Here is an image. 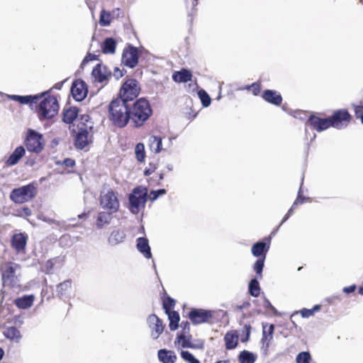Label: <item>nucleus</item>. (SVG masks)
<instances>
[{
    "label": "nucleus",
    "mask_w": 363,
    "mask_h": 363,
    "mask_svg": "<svg viewBox=\"0 0 363 363\" xmlns=\"http://www.w3.org/2000/svg\"><path fill=\"white\" fill-rule=\"evenodd\" d=\"M40 219L45 222V223H48L49 224H56L58 226H61V222L60 221H57V220H55V219L53 218H48L47 216H42L40 217Z\"/></svg>",
    "instance_id": "6e6d98bb"
},
{
    "label": "nucleus",
    "mask_w": 363,
    "mask_h": 363,
    "mask_svg": "<svg viewBox=\"0 0 363 363\" xmlns=\"http://www.w3.org/2000/svg\"><path fill=\"white\" fill-rule=\"evenodd\" d=\"M182 358L188 363H200L199 360L196 359L191 352L186 350L181 352Z\"/></svg>",
    "instance_id": "c03bdc74"
},
{
    "label": "nucleus",
    "mask_w": 363,
    "mask_h": 363,
    "mask_svg": "<svg viewBox=\"0 0 363 363\" xmlns=\"http://www.w3.org/2000/svg\"><path fill=\"white\" fill-rule=\"evenodd\" d=\"M111 18L113 19V18H121V17H123V11L119 9V8H117V9H113L111 12Z\"/></svg>",
    "instance_id": "5fc2aeb1"
},
{
    "label": "nucleus",
    "mask_w": 363,
    "mask_h": 363,
    "mask_svg": "<svg viewBox=\"0 0 363 363\" xmlns=\"http://www.w3.org/2000/svg\"><path fill=\"white\" fill-rule=\"evenodd\" d=\"M159 360L162 363H174L177 360V355L172 350L161 349L157 352Z\"/></svg>",
    "instance_id": "a878e982"
},
{
    "label": "nucleus",
    "mask_w": 363,
    "mask_h": 363,
    "mask_svg": "<svg viewBox=\"0 0 363 363\" xmlns=\"http://www.w3.org/2000/svg\"><path fill=\"white\" fill-rule=\"evenodd\" d=\"M331 127L342 129L348 125L352 120V116L347 109H338L329 117Z\"/></svg>",
    "instance_id": "0eeeda50"
},
{
    "label": "nucleus",
    "mask_w": 363,
    "mask_h": 363,
    "mask_svg": "<svg viewBox=\"0 0 363 363\" xmlns=\"http://www.w3.org/2000/svg\"><path fill=\"white\" fill-rule=\"evenodd\" d=\"M62 164L67 167H73L75 166V160L72 158H66L63 160Z\"/></svg>",
    "instance_id": "052dcab7"
},
{
    "label": "nucleus",
    "mask_w": 363,
    "mask_h": 363,
    "mask_svg": "<svg viewBox=\"0 0 363 363\" xmlns=\"http://www.w3.org/2000/svg\"><path fill=\"white\" fill-rule=\"evenodd\" d=\"M115 212L108 210L99 211L96 218V227L99 230L103 229L105 226L111 224Z\"/></svg>",
    "instance_id": "f3484780"
},
{
    "label": "nucleus",
    "mask_w": 363,
    "mask_h": 363,
    "mask_svg": "<svg viewBox=\"0 0 363 363\" xmlns=\"http://www.w3.org/2000/svg\"><path fill=\"white\" fill-rule=\"evenodd\" d=\"M262 99L274 106H280L282 102V96L277 91L272 89H266L263 91L262 95Z\"/></svg>",
    "instance_id": "6ab92c4d"
},
{
    "label": "nucleus",
    "mask_w": 363,
    "mask_h": 363,
    "mask_svg": "<svg viewBox=\"0 0 363 363\" xmlns=\"http://www.w3.org/2000/svg\"><path fill=\"white\" fill-rule=\"evenodd\" d=\"M182 328V331L178 335H189L190 333V324L189 323L186 321H182L180 325Z\"/></svg>",
    "instance_id": "8fccbe9b"
},
{
    "label": "nucleus",
    "mask_w": 363,
    "mask_h": 363,
    "mask_svg": "<svg viewBox=\"0 0 363 363\" xmlns=\"http://www.w3.org/2000/svg\"><path fill=\"white\" fill-rule=\"evenodd\" d=\"M71 94L76 101H83L88 94V87L85 82L82 79L74 80L72 84Z\"/></svg>",
    "instance_id": "f8f14e48"
},
{
    "label": "nucleus",
    "mask_w": 363,
    "mask_h": 363,
    "mask_svg": "<svg viewBox=\"0 0 363 363\" xmlns=\"http://www.w3.org/2000/svg\"><path fill=\"white\" fill-rule=\"evenodd\" d=\"M92 125L88 124H83V126L78 125V131L75 135L74 145L77 150L84 149L91 142L89 138V129L91 130Z\"/></svg>",
    "instance_id": "6e6552de"
},
{
    "label": "nucleus",
    "mask_w": 363,
    "mask_h": 363,
    "mask_svg": "<svg viewBox=\"0 0 363 363\" xmlns=\"http://www.w3.org/2000/svg\"><path fill=\"white\" fill-rule=\"evenodd\" d=\"M263 306L271 310L274 313L277 314V310L272 305L270 301L267 298H264L263 301Z\"/></svg>",
    "instance_id": "864d4df0"
},
{
    "label": "nucleus",
    "mask_w": 363,
    "mask_h": 363,
    "mask_svg": "<svg viewBox=\"0 0 363 363\" xmlns=\"http://www.w3.org/2000/svg\"><path fill=\"white\" fill-rule=\"evenodd\" d=\"M43 135L34 130L30 129L26 139V146L29 152L39 153L43 149Z\"/></svg>",
    "instance_id": "1a4fd4ad"
},
{
    "label": "nucleus",
    "mask_w": 363,
    "mask_h": 363,
    "mask_svg": "<svg viewBox=\"0 0 363 363\" xmlns=\"http://www.w3.org/2000/svg\"><path fill=\"white\" fill-rule=\"evenodd\" d=\"M147 195V188L141 186L135 187L128 196L129 211L133 214H138L141 209L145 208Z\"/></svg>",
    "instance_id": "20e7f679"
},
{
    "label": "nucleus",
    "mask_w": 363,
    "mask_h": 363,
    "mask_svg": "<svg viewBox=\"0 0 363 363\" xmlns=\"http://www.w3.org/2000/svg\"><path fill=\"white\" fill-rule=\"evenodd\" d=\"M3 334L7 339L16 342H18L22 337L19 330L14 326L6 328Z\"/></svg>",
    "instance_id": "cd10ccee"
},
{
    "label": "nucleus",
    "mask_w": 363,
    "mask_h": 363,
    "mask_svg": "<svg viewBox=\"0 0 363 363\" xmlns=\"http://www.w3.org/2000/svg\"><path fill=\"white\" fill-rule=\"evenodd\" d=\"M116 48V41L113 38H106L101 45L102 52L104 54H114Z\"/></svg>",
    "instance_id": "7c9ffc66"
},
{
    "label": "nucleus",
    "mask_w": 363,
    "mask_h": 363,
    "mask_svg": "<svg viewBox=\"0 0 363 363\" xmlns=\"http://www.w3.org/2000/svg\"><path fill=\"white\" fill-rule=\"evenodd\" d=\"M265 258L259 257L257 259L254 264L253 269L256 272L257 278L261 279L262 277V271L264 266Z\"/></svg>",
    "instance_id": "ea45409f"
},
{
    "label": "nucleus",
    "mask_w": 363,
    "mask_h": 363,
    "mask_svg": "<svg viewBox=\"0 0 363 363\" xmlns=\"http://www.w3.org/2000/svg\"><path fill=\"white\" fill-rule=\"evenodd\" d=\"M118 192L108 188L103 189L100 192L99 205L104 210H108L117 213L120 208V201L118 198Z\"/></svg>",
    "instance_id": "39448f33"
},
{
    "label": "nucleus",
    "mask_w": 363,
    "mask_h": 363,
    "mask_svg": "<svg viewBox=\"0 0 363 363\" xmlns=\"http://www.w3.org/2000/svg\"><path fill=\"white\" fill-rule=\"evenodd\" d=\"M355 116L357 118H360L362 123L363 124V110L359 108H354Z\"/></svg>",
    "instance_id": "0e129e2a"
},
{
    "label": "nucleus",
    "mask_w": 363,
    "mask_h": 363,
    "mask_svg": "<svg viewBox=\"0 0 363 363\" xmlns=\"http://www.w3.org/2000/svg\"><path fill=\"white\" fill-rule=\"evenodd\" d=\"M6 269L2 272L1 279L3 286H14L16 284L17 277L16 276V269L18 268V264L14 262L6 264Z\"/></svg>",
    "instance_id": "ddd939ff"
},
{
    "label": "nucleus",
    "mask_w": 363,
    "mask_h": 363,
    "mask_svg": "<svg viewBox=\"0 0 363 363\" xmlns=\"http://www.w3.org/2000/svg\"><path fill=\"white\" fill-rule=\"evenodd\" d=\"M45 267L46 269V273H49L53 268V263L52 260H48L45 264Z\"/></svg>",
    "instance_id": "774afa93"
},
{
    "label": "nucleus",
    "mask_w": 363,
    "mask_h": 363,
    "mask_svg": "<svg viewBox=\"0 0 363 363\" xmlns=\"http://www.w3.org/2000/svg\"><path fill=\"white\" fill-rule=\"evenodd\" d=\"M124 72H126V71L124 69L121 70L118 67H115L113 74L116 79H118L123 76Z\"/></svg>",
    "instance_id": "bf43d9fd"
},
{
    "label": "nucleus",
    "mask_w": 363,
    "mask_h": 363,
    "mask_svg": "<svg viewBox=\"0 0 363 363\" xmlns=\"http://www.w3.org/2000/svg\"><path fill=\"white\" fill-rule=\"evenodd\" d=\"M45 93H43L41 94H35V95H26V96H20V95H10L9 97L15 101H18L21 104H30L32 105L33 104H37L38 101L41 99Z\"/></svg>",
    "instance_id": "a211bd4d"
},
{
    "label": "nucleus",
    "mask_w": 363,
    "mask_h": 363,
    "mask_svg": "<svg viewBox=\"0 0 363 363\" xmlns=\"http://www.w3.org/2000/svg\"><path fill=\"white\" fill-rule=\"evenodd\" d=\"M268 330H267V335L268 337H270V339L273 338V333L274 331V325L273 324H267Z\"/></svg>",
    "instance_id": "e2e57ef3"
},
{
    "label": "nucleus",
    "mask_w": 363,
    "mask_h": 363,
    "mask_svg": "<svg viewBox=\"0 0 363 363\" xmlns=\"http://www.w3.org/2000/svg\"><path fill=\"white\" fill-rule=\"evenodd\" d=\"M72 280L67 279L62 283L57 285L56 292L57 296L60 298L63 299L67 297V291L71 289Z\"/></svg>",
    "instance_id": "2f4dec72"
},
{
    "label": "nucleus",
    "mask_w": 363,
    "mask_h": 363,
    "mask_svg": "<svg viewBox=\"0 0 363 363\" xmlns=\"http://www.w3.org/2000/svg\"><path fill=\"white\" fill-rule=\"evenodd\" d=\"M176 301L174 298L170 296H167L163 300L162 308L164 312L169 313L171 312V309L173 308L175 306Z\"/></svg>",
    "instance_id": "37998d69"
},
{
    "label": "nucleus",
    "mask_w": 363,
    "mask_h": 363,
    "mask_svg": "<svg viewBox=\"0 0 363 363\" xmlns=\"http://www.w3.org/2000/svg\"><path fill=\"white\" fill-rule=\"evenodd\" d=\"M168 318L169 320V329L172 331L176 330L179 327V322L180 320L179 314L176 311L167 313Z\"/></svg>",
    "instance_id": "f704fd0d"
},
{
    "label": "nucleus",
    "mask_w": 363,
    "mask_h": 363,
    "mask_svg": "<svg viewBox=\"0 0 363 363\" xmlns=\"http://www.w3.org/2000/svg\"><path fill=\"white\" fill-rule=\"evenodd\" d=\"M260 286L258 280L255 278L251 279L248 286V291L252 296L257 297L260 294Z\"/></svg>",
    "instance_id": "e433bc0d"
},
{
    "label": "nucleus",
    "mask_w": 363,
    "mask_h": 363,
    "mask_svg": "<svg viewBox=\"0 0 363 363\" xmlns=\"http://www.w3.org/2000/svg\"><path fill=\"white\" fill-rule=\"evenodd\" d=\"M245 89L251 90L255 96H257L260 92V86L257 82L252 83L251 85L246 86Z\"/></svg>",
    "instance_id": "3c124183"
},
{
    "label": "nucleus",
    "mask_w": 363,
    "mask_h": 363,
    "mask_svg": "<svg viewBox=\"0 0 363 363\" xmlns=\"http://www.w3.org/2000/svg\"><path fill=\"white\" fill-rule=\"evenodd\" d=\"M80 120L82 121L79 126H83V124L85 123V124H87V123L90 120V117L89 115H86V114H84V115H82L81 117H80Z\"/></svg>",
    "instance_id": "338daca9"
},
{
    "label": "nucleus",
    "mask_w": 363,
    "mask_h": 363,
    "mask_svg": "<svg viewBox=\"0 0 363 363\" xmlns=\"http://www.w3.org/2000/svg\"><path fill=\"white\" fill-rule=\"evenodd\" d=\"M251 325H244V330H245V338L242 339L241 341L242 342H247L250 339V332H251Z\"/></svg>",
    "instance_id": "13d9d810"
},
{
    "label": "nucleus",
    "mask_w": 363,
    "mask_h": 363,
    "mask_svg": "<svg viewBox=\"0 0 363 363\" xmlns=\"http://www.w3.org/2000/svg\"><path fill=\"white\" fill-rule=\"evenodd\" d=\"M34 301L33 295H24L21 298H18L14 301L16 306L22 309L30 308Z\"/></svg>",
    "instance_id": "c85d7f7f"
},
{
    "label": "nucleus",
    "mask_w": 363,
    "mask_h": 363,
    "mask_svg": "<svg viewBox=\"0 0 363 363\" xmlns=\"http://www.w3.org/2000/svg\"><path fill=\"white\" fill-rule=\"evenodd\" d=\"M356 288H357L356 285L353 284V285L343 288L342 291H343V292H345L346 294H350V293L354 292L355 291Z\"/></svg>",
    "instance_id": "69168bd1"
},
{
    "label": "nucleus",
    "mask_w": 363,
    "mask_h": 363,
    "mask_svg": "<svg viewBox=\"0 0 363 363\" xmlns=\"http://www.w3.org/2000/svg\"><path fill=\"white\" fill-rule=\"evenodd\" d=\"M27 238L23 233L16 234L12 237L11 245L16 252H20L25 250Z\"/></svg>",
    "instance_id": "5701e85b"
},
{
    "label": "nucleus",
    "mask_w": 363,
    "mask_h": 363,
    "mask_svg": "<svg viewBox=\"0 0 363 363\" xmlns=\"http://www.w3.org/2000/svg\"><path fill=\"white\" fill-rule=\"evenodd\" d=\"M311 356L309 352H301L296 356V363H310Z\"/></svg>",
    "instance_id": "a18cd8bd"
},
{
    "label": "nucleus",
    "mask_w": 363,
    "mask_h": 363,
    "mask_svg": "<svg viewBox=\"0 0 363 363\" xmlns=\"http://www.w3.org/2000/svg\"><path fill=\"white\" fill-rule=\"evenodd\" d=\"M257 356L247 350L240 352L238 355V361L240 363H255Z\"/></svg>",
    "instance_id": "72a5a7b5"
},
{
    "label": "nucleus",
    "mask_w": 363,
    "mask_h": 363,
    "mask_svg": "<svg viewBox=\"0 0 363 363\" xmlns=\"http://www.w3.org/2000/svg\"><path fill=\"white\" fill-rule=\"evenodd\" d=\"M111 12L103 9L100 13L99 23L101 26H108L112 21Z\"/></svg>",
    "instance_id": "4c0bfd02"
},
{
    "label": "nucleus",
    "mask_w": 363,
    "mask_h": 363,
    "mask_svg": "<svg viewBox=\"0 0 363 363\" xmlns=\"http://www.w3.org/2000/svg\"><path fill=\"white\" fill-rule=\"evenodd\" d=\"M26 153L25 148L23 146L17 147L14 151L11 154L6 161V165L8 167L16 164L24 156Z\"/></svg>",
    "instance_id": "412c9836"
},
{
    "label": "nucleus",
    "mask_w": 363,
    "mask_h": 363,
    "mask_svg": "<svg viewBox=\"0 0 363 363\" xmlns=\"http://www.w3.org/2000/svg\"><path fill=\"white\" fill-rule=\"evenodd\" d=\"M306 125H311L318 132L323 131L331 127L330 119L328 118H320L314 115H311L306 121Z\"/></svg>",
    "instance_id": "dca6fc26"
},
{
    "label": "nucleus",
    "mask_w": 363,
    "mask_h": 363,
    "mask_svg": "<svg viewBox=\"0 0 363 363\" xmlns=\"http://www.w3.org/2000/svg\"><path fill=\"white\" fill-rule=\"evenodd\" d=\"M125 233L120 229L113 230L108 238V242L111 246L118 245L124 242Z\"/></svg>",
    "instance_id": "4be33fe9"
},
{
    "label": "nucleus",
    "mask_w": 363,
    "mask_h": 363,
    "mask_svg": "<svg viewBox=\"0 0 363 363\" xmlns=\"http://www.w3.org/2000/svg\"><path fill=\"white\" fill-rule=\"evenodd\" d=\"M267 323H262V336L261 342L262 343V349L263 350L264 354H267L268 348L270 345V341L272 340L270 339V337H268V336L267 335Z\"/></svg>",
    "instance_id": "c9c22d12"
},
{
    "label": "nucleus",
    "mask_w": 363,
    "mask_h": 363,
    "mask_svg": "<svg viewBox=\"0 0 363 363\" xmlns=\"http://www.w3.org/2000/svg\"><path fill=\"white\" fill-rule=\"evenodd\" d=\"M148 145L152 152L160 153L162 150V140L160 136L150 135L148 138Z\"/></svg>",
    "instance_id": "bb28decb"
},
{
    "label": "nucleus",
    "mask_w": 363,
    "mask_h": 363,
    "mask_svg": "<svg viewBox=\"0 0 363 363\" xmlns=\"http://www.w3.org/2000/svg\"><path fill=\"white\" fill-rule=\"evenodd\" d=\"M79 108L72 106L66 109L63 112L62 121L67 124L72 123L78 116Z\"/></svg>",
    "instance_id": "c756f323"
},
{
    "label": "nucleus",
    "mask_w": 363,
    "mask_h": 363,
    "mask_svg": "<svg viewBox=\"0 0 363 363\" xmlns=\"http://www.w3.org/2000/svg\"><path fill=\"white\" fill-rule=\"evenodd\" d=\"M192 74L187 69H182L180 71H176L172 74V79L175 82L186 83L191 80Z\"/></svg>",
    "instance_id": "393cba45"
},
{
    "label": "nucleus",
    "mask_w": 363,
    "mask_h": 363,
    "mask_svg": "<svg viewBox=\"0 0 363 363\" xmlns=\"http://www.w3.org/2000/svg\"><path fill=\"white\" fill-rule=\"evenodd\" d=\"M271 244V238H264L263 240L255 242L251 249L253 256L256 257L266 258L267 252L269 251Z\"/></svg>",
    "instance_id": "2eb2a0df"
},
{
    "label": "nucleus",
    "mask_w": 363,
    "mask_h": 363,
    "mask_svg": "<svg viewBox=\"0 0 363 363\" xmlns=\"http://www.w3.org/2000/svg\"><path fill=\"white\" fill-rule=\"evenodd\" d=\"M139 60V51L138 48L129 44L122 54L123 63L130 68L137 66Z\"/></svg>",
    "instance_id": "9d476101"
},
{
    "label": "nucleus",
    "mask_w": 363,
    "mask_h": 363,
    "mask_svg": "<svg viewBox=\"0 0 363 363\" xmlns=\"http://www.w3.org/2000/svg\"><path fill=\"white\" fill-rule=\"evenodd\" d=\"M293 116L294 118H299L300 120L303 121L306 118L307 113L306 112L298 110L294 111Z\"/></svg>",
    "instance_id": "4d7b16f0"
},
{
    "label": "nucleus",
    "mask_w": 363,
    "mask_h": 363,
    "mask_svg": "<svg viewBox=\"0 0 363 363\" xmlns=\"http://www.w3.org/2000/svg\"><path fill=\"white\" fill-rule=\"evenodd\" d=\"M198 96L203 107H208L210 106L211 103V99L204 89H200L198 91Z\"/></svg>",
    "instance_id": "79ce46f5"
},
{
    "label": "nucleus",
    "mask_w": 363,
    "mask_h": 363,
    "mask_svg": "<svg viewBox=\"0 0 363 363\" xmlns=\"http://www.w3.org/2000/svg\"><path fill=\"white\" fill-rule=\"evenodd\" d=\"M35 189L33 184L13 189L10 194V199L16 203H23L35 196Z\"/></svg>",
    "instance_id": "423d86ee"
},
{
    "label": "nucleus",
    "mask_w": 363,
    "mask_h": 363,
    "mask_svg": "<svg viewBox=\"0 0 363 363\" xmlns=\"http://www.w3.org/2000/svg\"><path fill=\"white\" fill-rule=\"evenodd\" d=\"M59 111V104L55 96L44 97L37 107L36 112L40 121L53 118Z\"/></svg>",
    "instance_id": "7ed1b4c3"
},
{
    "label": "nucleus",
    "mask_w": 363,
    "mask_h": 363,
    "mask_svg": "<svg viewBox=\"0 0 363 363\" xmlns=\"http://www.w3.org/2000/svg\"><path fill=\"white\" fill-rule=\"evenodd\" d=\"M130 121L134 127H140L149 119L152 113L150 102L145 98L130 103Z\"/></svg>",
    "instance_id": "f03ea898"
},
{
    "label": "nucleus",
    "mask_w": 363,
    "mask_h": 363,
    "mask_svg": "<svg viewBox=\"0 0 363 363\" xmlns=\"http://www.w3.org/2000/svg\"><path fill=\"white\" fill-rule=\"evenodd\" d=\"M238 336L236 334V332H235V333L228 332L225 335V337H224V340L225 342V348L227 350L235 349L238 345Z\"/></svg>",
    "instance_id": "473e14b6"
},
{
    "label": "nucleus",
    "mask_w": 363,
    "mask_h": 363,
    "mask_svg": "<svg viewBox=\"0 0 363 363\" xmlns=\"http://www.w3.org/2000/svg\"><path fill=\"white\" fill-rule=\"evenodd\" d=\"M188 317L194 325L208 323L213 318L211 311L201 308H192L188 313Z\"/></svg>",
    "instance_id": "9b49d317"
},
{
    "label": "nucleus",
    "mask_w": 363,
    "mask_h": 363,
    "mask_svg": "<svg viewBox=\"0 0 363 363\" xmlns=\"http://www.w3.org/2000/svg\"><path fill=\"white\" fill-rule=\"evenodd\" d=\"M136 247L138 250L144 255L145 257L150 259L152 257L150 247L148 240L146 238L140 237L137 239Z\"/></svg>",
    "instance_id": "b1692460"
},
{
    "label": "nucleus",
    "mask_w": 363,
    "mask_h": 363,
    "mask_svg": "<svg viewBox=\"0 0 363 363\" xmlns=\"http://www.w3.org/2000/svg\"><path fill=\"white\" fill-rule=\"evenodd\" d=\"M167 193L164 189H160L157 190H152L150 192L149 199L151 201H155L158 199L159 196L164 195Z\"/></svg>",
    "instance_id": "49530a36"
},
{
    "label": "nucleus",
    "mask_w": 363,
    "mask_h": 363,
    "mask_svg": "<svg viewBox=\"0 0 363 363\" xmlns=\"http://www.w3.org/2000/svg\"><path fill=\"white\" fill-rule=\"evenodd\" d=\"M140 91V87L135 79H128L123 84L119 97L108 105L109 118L115 125L123 128L130 121V102L138 97Z\"/></svg>",
    "instance_id": "f257e3e1"
},
{
    "label": "nucleus",
    "mask_w": 363,
    "mask_h": 363,
    "mask_svg": "<svg viewBox=\"0 0 363 363\" xmlns=\"http://www.w3.org/2000/svg\"><path fill=\"white\" fill-rule=\"evenodd\" d=\"M135 153L136 159L138 162H143L145 157V145L142 143H139L135 147Z\"/></svg>",
    "instance_id": "a19ab883"
},
{
    "label": "nucleus",
    "mask_w": 363,
    "mask_h": 363,
    "mask_svg": "<svg viewBox=\"0 0 363 363\" xmlns=\"http://www.w3.org/2000/svg\"><path fill=\"white\" fill-rule=\"evenodd\" d=\"M147 324L151 329V337L156 340L163 333L162 321L155 314H151L147 318Z\"/></svg>",
    "instance_id": "4468645a"
},
{
    "label": "nucleus",
    "mask_w": 363,
    "mask_h": 363,
    "mask_svg": "<svg viewBox=\"0 0 363 363\" xmlns=\"http://www.w3.org/2000/svg\"><path fill=\"white\" fill-rule=\"evenodd\" d=\"M300 313L301 316L304 318H309L313 315L311 309L303 308L302 310H301Z\"/></svg>",
    "instance_id": "680f3d73"
},
{
    "label": "nucleus",
    "mask_w": 363,
    "mask_h": 363,
    "mask_svg": "<svg viewBox=\"0 0 363 363\" xmlns=\"http://www.w3.org/2000/svg\"><path fill=\"white\" fill-rule=\"evenodd\" d=\"M92 76L98 82H103L111 75V72L108 73L107 67L101 64H97L91 72Z\"/></svg>",
    "instance_id": "aec40b11"
},
{
    "label": "nucleus",
    "mask_w": 363,
    "mask_h": 363,
    "mask_svg": "<svg viewBox=\"0 0 363 363\" xmlns=\"http://www.w3.org/2000/svg\"><path fill=\"white\" fill-rule=\"evenodd\" d=\"M191 338V335H177V340L178 342H181V346L183 348H189L194 347V344L191 343L190 340Z\"/></svg>",
    "instance_id": "58836bf2"
},
{
    "label": "nucleus",
    "mask_w": 363,
    "mask_h": 363,
    "mask_svg": "<svg viewBox=\"0 0 363 363\" xmlns=\"http://www.w3.org/2000/svg\"><path fill=\"white\" fill-rule=\"evenodd\" d=\"M98 59V56L95 54H92L90 52H88L87 55L84 57L83 59L80 68L83 69L84 67L90 61L96 60Z\"/></svg>",
    "instance_id": "de8ad7c7"
},
{
    "label": "nucleus",
    "mask_w": 363,
    "mask_h": 363,
    "mask_svg": "<svg viewBox=\"0 0 363 363\" xmlns=\"http://www.w3.org/2000/svg\"><path fill=\"white\" fill-rule=\"evenodd\" d=\"M302 181H303V177L302 178ZM302 184H303V182H301V186L299 188V191L298 192V196H297V198L295 200V201L293 203V206H295L299 203H303L305 201L309 199V198H307V197H305V196H303L301 195V188H302Z\"/></svg>",
    "instance_id": "09e8293b"
},
{
    "label": "nucleus",
    "mask_w": 363,
    "mask_h": 363,
    "mask_svg": "<svg viewBox=\"0 0 363 363\" xmlns=\"http://www.w3.org/2000/svg\"><path fill=\"white\" fill-rule=\"evenodd\" d=\"M157 169V164L152 162H150L148 167L145 168L144 170V174L145 176H149L152 173H153Z\"/></svg>",
    "instance_id": "603ef678"
}]
</instances>
